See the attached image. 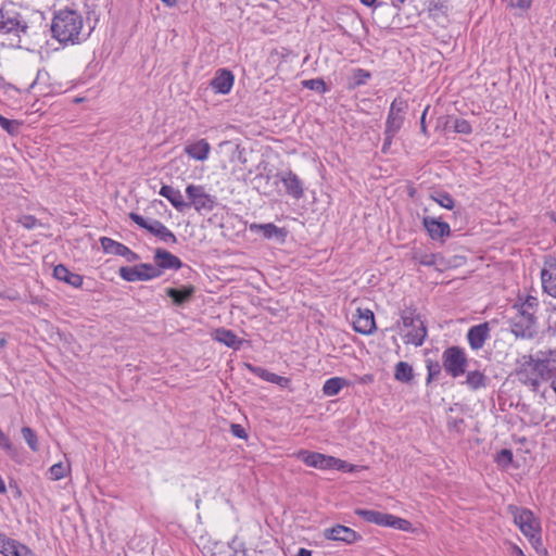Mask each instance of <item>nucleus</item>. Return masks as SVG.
I'll list each match as a JSON object with an SVG mask.
<instances>
[{
	"label": "nucleus",
	"instance_id": "obj_1",
	"mask_svg": "<svg viewBox=\"0 0 556 556\" xmlns=\"http://www.w3.org/2000/svg\"><path fill=\"white\" fill-rule=\"evenodd\" d=\"M81 28V15L77 11L71 9H64L56 12L50 25L53 38L61 43L78 42Z\"/></svg>",
	"mask_w": 556,
	"mask_h": 556
},
{
	"label": "nucleus",
	"instance_id": "obj_2",
	"mask_svg": "<svg viewBox=\"0 0 556 556\" xmlns=\"http://www.w3.org/2000/svg\"><path fill=\"white\" fill-rule=\"evenodd\" d=\"M34 26L15 10L0 9V37L11 47H20L22 35L28 36Z\"/></svg>",
	"mask_w": 556,
	"mask_h": 556
},
{
	"label": "nucleus",
	"instance_id": "obj_3",
	"mask_svg": "<svg viewBox=\"0 0 556 556\" xmlns=\"http://www.w3.org/2000/svg\"><path fill=\"white\" fill-rule=\"evenodd\" d=\"M515 315L509 318L510 332L516 339L532 340L539 333L538 317L532 312L514 307Z\"/></svg>",
	"mask_w": 556,
	"mask_h": 556
},
{
	"label": "nucleus",
	"instance_id": "obj_4",
	"mask_svg": "<svg viewBox=\"0 0 556 556\" xmlns=\"http://www.w3.org/2000/svg\"><path fill=\"white\" fill-rule=\"evenodd\" d=\"M507 513L513 517L515 525L527 539L541 533L540 519L529 508L510 504L507 506Z\"/></svg>",
	"mask_w": 556,
	"mask_h": 556
},
{
	"label": "nucleus",
	"instance_id": "obj_5",
	"mask_svg": "<svg viewBox=\"0 0 556 556\" xmlns=\"http://www.w3.org/2000/svg\"><path fill=\"white\" fill-rule=\"evenodd\" d=\"M442 366L452 378L463 376L468 366V358L463 348L453 345L442 353Z\"/></svg>",
	"mask_w": 556,
	"mask_h": 556
},
{
	"label": "nucleus",
	"instance_id": "obj_6",
	"mask_svg": "<svg viewBox=\"0 0 556 556\" xmlns=\"http://www.w3.org/2000/svg\"><path fill=\"white\" fill-rule=\"evenodd\" d=\"M186 194L189 199V207L193 206L197 212H211L216 205L215 197L205 192V188L202 185H188L186 188Z\"/></svg>",
	"mask_w": 556,
	"mask_h": 556
},
{
	"label": "nucleus",
	"instance_id": "obj_7",
	"mask_svg": "<svg viewBox=\"0 0 556 556\" xmlns=\"http://www.w3.org/2000/svg\"><path fill=\"white\" fill-rule=\"evenodd\" d=\"M119 276L128 281H148L157 278L162 271L152 264L141 263L134 267L123 266L118 270Z\"/></svg>",
	"mask_w": 556,
	"mask_h": 556
},
{
	"label": "nucleus",
	"instance_id": "obj_8",
	"mask_svg": "<svg viewBox=\"0 0 556 556\" xmlns=\"http://www.w3.org/2000/svg\"><path fill=\"white\" fill-rule=\"evenodd\" d=\"M408 104L405 100L401 98L394 99L388 112L384 131L397 134L404 124Z\"/></svg>",
	"mask_w": 556,
	"mask_h": 556
},
{
	"label": "nucleus",
	"instance_id": "obj_9",
	"mask_svg": "<svg viewBox=\"0 0 556 556\" xmlns=\"http://www.w3.org/2000/svg\"><path fill=\"white\" fill-rule=\"evenodd\" d=\"M525 364L531 366L536 376L543 380H553L556 377V367L549 363V357H534L533 355L523 356Z\"/></svg>",
	"mask_w": 556,
	"mask_h": 556
},
{
	"label": "nucleus",
	"instance_id": "obj_10",
	"mask_svg": "<svg viewBox=\"0 0 556 556\" xmlns=\"http://www.w3.org/2000/svg\"><path fill=\"white\" fill-rule=\"evenodd\" d=\"M541 281L543 291L556 299V257L548 255L544 260L541 270Z\"/></svg>",
	"mask_w": 556,
	"mask_h": 556
},
{
	"label": "nucleus",
	"instance_id": "obj_11",
	"mask_svg": "<svg viewBox=\"0 0 556 556\" xmlns=\"http://www.w3.org/2000/svg\"><path fill=\"white\" fill-rule=\"evenodd\" d=\"M283 185L286 193L294 200H300L304 197V182L292 170H285L277 175Z\"/></svg>",
	"mask_w": 556,
	"mask_h": 556
},
{
	"label": "nucleus",
	"instance_id": "obj_12",
	"mask_svg": "<svg viewBox=\"0 0 556 556\" xmlns=\"http://www.w3.org/2000/svg\"><path fill=\"white\" fill-rule=\"evenodd\" d=\"M100 243L103 251L108 254L123 256L129 263H134L140 260V256L131 251L128 247L109 237H101Z\"/></svg>",
	"mask_w": 556,
	"mask_h": 556
},
{
	"label": "nucleus",
	"instance_id": "obj_13",
	"mask_svg": "<svg viewBox=\"0 0 556 556\" xmlns=\"http://www.w3.org/2000/svg\"><path fill=\"white\" fill-rule=\"evenodd\" d=\"M323 534L327 540L340 541L346 544L355 543L362 539V535L358 534L355 530L342 525L327 528L324 530Z\"/></svg>",
	"mask_w": 556,
	"mask_h": 556
},
{
	"label": "nucleus",
	"instance_id": "obj_14",
	"mask_svg": "<svg viewBox=\"0 0 556 556\" xmlns=\"http://www.w3.org/2000/svg\"><path fill=\"white\" fill-rule=\"evenodd\" d=\"M298 458L306 466L318 469H331V462H334L333 456L309 451H300L298 453Z\"/></svg>",
	"mask_w": 556,
	"mask_h": 556
},
{
	"label": "nucleus",
	"instance_id": "obj_15",
	"mask_svg": "<svg viewBox=\"0 0 556 556\" xmlns=\"http://www.w3.org/2000/svg\"><path fill=\"white\" fill-rule=\"evenodd\" d=\"M353 328L356 332L365 336L371 334L376 330L375 315L370 309H357V315L353 320Z\"/></svg>",
	"mask_w": 556,
	"mask_h": 556
},
{
	"label": "nucleus",
	"instance_id": "obj_16",
	"mask_svg": "<svg viewBox=\"0 0 556 556\" xmlns=\"http://www.w3.org/2000/svg\"><path fill=\"white\" fill-rule=\"evenodd\" d=\"M250 231L253 233H261L265 239H276L278 242H285L288 235L285 228L277 227L273 223L250 225Z\"/></svg>",
	"mask_w": 556,
	"mask_h": 556
},
{
	"label": "nucleus",
	"instance_id": "obj_17",
	"mask_svg": "<svg viewBox=\"0 0 556 556\" xmlns=\"http://www.w3.org/2000/svg\"><path fill=\"white\" fill-rule=\"evenodd\" d=\"M490 337V327L489 323H482L479 325H475L469 328L467 332V340L470 348L475 351L480 350L485 341Z\"/></svg>",
	"mask_w": 556,
	"mask_h": 556
},
{
	"label": "nucleus",
	"instance_id": "obj_18",
	"mask_svg": "<svg viewBox=\"0 0 556 556\" xmlns=\"http://www.w3.org/2000/svg\"><path fill=\"white\" fill-rule=\"evenodd\" d=\"M233 81L235 76L232 72L226 68H220L216 72L210 85L216 93L227 94L230 92Z\"/></svg>",
	"mask_w": 556,
	"mask_h": 556
},
{
	"label": "nucleus",
	"instance_id": "obj_19",
	"mask_svg": "<svg viewBox=\"0 0 556 556\" xmlns=\"http://www.w3.org/2000/svg\"><path fill=\"white\" fill-rule=\"evenodd\" d=\"M422 224L432 240H440L451 233L450 225L435 217H424Z\"/></svg>",
	"mask_w": 556,
	"mask_h": 556
},
{
	"label": "nucleus",
	"instance_id": "obj_20",
	"mask_svg": "<svg viewBox=\"0 0 556 556\" xmlns=\"http://www.w3.org/2000/svg\"><path fill=\"white\" fill-rule=\"evenodd\" d=\"M155 267L161 271L165 269H179L182 267V262L179 257L172 254L167 250L156 249L154 253Z\"/></svg>",
	"mask_w": 556,
	"mask_h": 556
},
{
	"label": "nucleus",
	"instance_id": "obj_21",
	"mask_svg": "<svg viewBox=\"0 0 556 556\" xmlns=\"http://www.w3.org/2000/svg\"><path fill=\"white\" fill-rule=\"evenodd\" d=\"M195 293V287L192 285L182 286L181 288H167L166 295L172 299L176 306H184L189 303Z\"/></svg>",
	"mask_w": 556,
	"mask_h": 556
},
{
	"label": "nucleus",
	"instance_id": "obj_22",
	"mask_svg": "<svg viewBox=\"0 0 556 556\" xmlns=\"http://www.w3.org/2000/svg\"><path fill=\"white\" fill-rule=\"evenodd\" d=\"M159 194L167 199L169 203L180 213L189 208V203L184 200L181 192L169 185H163L159 191Z\"/></svg>",
	"mask_w": 556,
	"mask_h": 556
},
{
	"label": "nucleus",
	"instance_id": "obj_23",
	"mask_svg": "<svg viewBox=\"0 0 556 556\" xmlns=\"http://www.w3.org/2000/svg\"><path fill=\"white\" fill-rule=\"evenodd\" d=\"M211 152V144L206 139H199L185 147V153L197 161H205Z\"/></svg>",
	"mask_w": 556,
	"mask_h": 556
},
{
	"label": "nucleus",
	"instance_id": "obj_24",
	"mask_svg": "<svg viewBox=\"0 0 556 556\" xmlns=\"http://www.w3.org/2000/svg\"><path fill=\"white\" fill-rule=\"evenodd\" d=\"M128 216L140 228L146 229L148 232H150L151 235H153L155 237H159V235H161V232L166 227L163 223H161L157 219H147L143 216H141L140 214L135 213V212H130Z\"/></svg>",
	"mask_w": 556,
	"mask_h": 556
},
{
	"label": "nucleus",
	"instance_id": "obj_25",
	"mask_svg": "<svg viewBox=\"0 0 556 556\" xmlns=\"http://www.w3.org/2000/svg\"><path fill=\"white\" fill-rule=\"evenodd\" d=\"M427 11L430 18L438 24H444L448 17L447 0H431L427 4Z\"/></svg>",
	"mask_w": 556,
	"mask_h": 556
},
{
	"label": "nucleus",
	"instance_id": "obj_26",
	"mask_svg": "<svg viewBox=\"0 0 556 556\" xmlns=\"http://www.w3.org/2000/svg\"><path fill=\"white\" fill-rule=\"evenodd\" d=\"M213 339L236 351L240 350L244 342L232 330L226 328H217L213 333Z\"/></svg>",
	"mask_w": 556,
	"mask_h": 556
},
{
	"label": "nucleus",
	"instance_id": "obj_27",
	"mask_svg": "<svg viewBox=\"0 0 556 556\" xmlns=\"http://www.w3.org/2000/svg\"><path fill=\"white\" fill-rule=\"evenodd\" d=\"M53 276L55 279L63 281L74 288H80L83 286V276L76 273H72L66 266L59 264L53 269Z\"/></svg>",
	"mask_w": 556,
	"mask_h": 556
},
{
	"label": "nucleus",
	"instance_id": "obj_28",
	"mask_svg": "<svg viewBox=\"0 0 556 556\" xmlns=\"http://www.w3.org/2000/svg\"><path fill=\"white\" fill-rule=\"evenodd\" d=\"M349 386V381L342 377H332L325 381L323 386V393L326 396H334L340 393V391Z\"/></svg>",
	"mask_w": 556,
	"mask_h": 556
},
{
	"label": "nucleus",
	"instance_id": "obj_29",
	"mask_svg": "<svg viewBox=\"0 0 556 556\" xmlns=\"http://www.w3.org/2000/svg\"><path fill=\"white\" fill-rule=\"evenodd\" d=\"M490 379L480 370H471L467 372L465 383L472 391L486 388Z\"/></svg>",
	"mask_w": 556,
	"mask_h": 556
},
{
	"label": "nucleus",
	"instance_id": "obj_30",
	"mask_svg": "<svg viewBox=\"0 0 556 556\" xmlns=\"http://www.w3.org/2000/svg\"><path fill=\"white\" fill-rule=\"evenodd\" d=\"M406 334V343H412L415 346H421L427 337V328L424 321H419L415 324V327Z\"/></svg>",
	"mask_w": 556,
	"mask_h": 556
},
{
	"label": "nucleus",
	"instance_id": "obj_31",
	"mask_svg": "<svg viewBox=\"0 0 556 556\" xmlns=\"http://www.w3.org/2000/svg\"><path fill=\"white\" fill-rule=\"evenodd\" d=\"M419 321H421L420 315L416 313V308L409 306L401 309L397 326L402 325L404 328H410L415 327V324Z\"/></svg>",
	"mask_w": 556,
	"mask_h": 556
},
{
	"label": "nucleus",
	"instance_id": "obj_32",
	"mask_svg": "<svg viewBox=\"0 0 556 556\" xmlns=\"http://www.w3.org/2000/svg\"><path fill=\"white\" fill-rule=\"evenodd\" d=\"M371 74L369 71L364 68H354L352 70L351 76L348 81L349 89H355L363 85H366L370 79Z\"/></svg>",
	"mask_w": 556,
	"mask_h": 556
},
{
	"label": "nucleus",
	"instance_id": "obj_33",
	"mask_svg": "<svg viewBox=\"0 0 556 556\" xmlns=\"http://www.w3.org/2000/svg\"><path fill=\"white\" fill-rule=\"evenodd\" d=\"M414 378V370L413 367L406 363V362H399L395 365L394 369V379L404 382L409 383Z\"/></svg>",
	"mask_w": 556,
	"mask_h": 556
},
{
	"label": "nucleus",
	"instance_id": "obj_34",
	"mask_svg": "<svg viewBox=\"0 0 556 556\" xmlns=\"http://www.w3.org/2000/svg\"><path fill=\"white\" fill-rule=\"evenodd\" d=\"M355 514L359 517H362L367 522H371L378 526H383V521L386 518V513H381L378 510H371V509H362L357 508L355 510Z\"/></svg>",
	"mask_w": 556,
	"mask_h": 556
},
{
	"label": "nucleus",
	"instance_id": "obj_35",
	"mask_svg": "<svg viewBox=\"0 0 556 556\" xmlns=\"http://www.w3.org/2000/svg\"><path fill=\"white\" fill-rule=\"evenodd\" d=\"M430 198L446 210H453L455 206L453 197L446 191L435 190L430 194Z\"/></svg>",
	"mask_w": 556,
	"mask_h": 556
},
{
	"label": "nucleus",
	"instance_id": "obj_36",
	"mask_svg": "<svg viewBox=\"0 0 556 556\" xmlns=\"http://www.w3.org/2000/svg\"><path fill=\"white\" fill-rule=\"evenodd\" d=\"M540 302L536 296L527 295L523 300L519 296L518 301L514 304V307L532 312L536 315L539 311Z\"/></svg>",
	"mask_w": 556,
	"mask_h": 556
},
{
	"label": "nucleus",
	"instance_id": "obj_37",
	"mask_svg": "<svg viewBox=\"0 0 556 556\" xmlns=\"http://www.w3.org/2000/svg\"><path fill=\"white\" fill-rule=\"evenodd\" d=\"M409 521L391 514H386L383 527H390L399 530H407L409 528Z\"/></svg>",
	"mask_w": 556,
	"mask_h": 556
},
{
	"label": "nucleus",
	"instance_id": "obj_38",
	"mask_svg": "<svg viewBox=\"0 0 556 556\" xmlns=\"http://www.w3.org/2000/svg\"><path fill=\"white\" fill-rule=\"evenodd\" d=\"M23 439L33 452L39 451V443L36 432L30 427H23L21 430Z\"/></svg>",
	"mask_w": 556,
	"mask_h": 556
},
{
	"label": "nucleus",
	"instance_id": "obj_39",
	"mask_svg": "<svg viewBox=\"0 0 556 556\" xmlns=\"http://www.w3.org/2000/svg\"><path fill=\"white\" fill-rule=\"evenodd\" d=\"M0 447L14 460H17V448L12 444L10 438L0 429Z\"/></svg>",
	"mask_w": 556,
	"mask_h": 556
},
{
	"label": "nucleus",
	"instance_id": "obj_40",
	"mask_svg": "<svg viewBox=\"0 0 556 556\" xmlns=\"http://www.w3.org/2000/svg\"><path fill=\"white\" fill-rule=\"evenodd\" d=\"M413 260L424 266H434L437 263V254L414 251Z\"/></svg>",
	"mask_w": 556,
	"mask_h": 556
},
{
	"label": "nucleus",
	"instance_id": "obj_41",
	"mask_svg": "<svg viewBox=\"0 0 556 556\" xmlns=\"http://www.w3.org/2000/svg\"><path fill=\"white\" fill-rule=\"evenodd\" d=\"M50 478L54 481L61 480L67 476L70 472V466L64 465L63 463H56L52 465L49 469Z\"/></svg>",
	"mask_w": 556,
	"mask_h": 556
},
{
	"label": "nucleus",
	"instance_id": "obj_42",
	"mask_svg": "<svg viewBox=\"0 0 556 556\" xmlns=\"http://www.w3.org/2000/svg\"><path fill=\"white\" fill-rule=\"evenodd\" d=\"M426 367L428 371L426 383L429 384L441 374L443 366L438 361L427 359Z\"/></svg>",
	"mask_w": 556,
	"mask_h": 556
},
{
	"label": "nucleus",
	"instance_id": "obj_43",
	"mask_svg": "<svg viewBox=\"0 0 556 556\" xmlns=\"http://www.w3.org/2000/svg\"><path fill=\"white\" fill-rule=\"evenodd\" d=\"M0 127L9 135L14 136L18 134L21 123L16 119H9L0 114Z\"/></svg>",
	"mask_w": 556,
	"mask_h": 556
},
{
	"label": "nucleus",
	"instance_id": "obj_44",
	"mask_svg": "<svg viewBox=\"0 0 556 556\" xmlns=\"http://www.w3.org/2000/svg\"><path fill=\"white\" fill-rule=\"evenodd\" d=\"M495 463L504 469L509 468L510 465L513 464L511 450H508V448L501 450L495 456Z\"/></svg>",
	"mask_w": 556,
	"mask_h": 556
},
{
	"label": "nucleus",
	"instance_id": "obj_45",
	"mask_svg": "<svg viewBox=\"0 0 556 556\" xmlns=\"http://www.w3.org/2000/svg\"><path fill=\"white\" fill-rule=\"evenodd\" d=\"M5 556H36V555L26 545H24L15 540Z\"/></svg>",
	"mask_w": 556,
	"mask_h": 556
},
{
	"label": "nucleus",
	"instance_id": "obj_46",
	"mask_svg": "<svg viewBox=\"0 0 556 556\" xmlns=\"http://www.w3.org/2000/svg\"><path fill=\"white\" fill-rule=\"evenodd\" d=\"M304 88L314 90L319 93H325L328 88L323 78L306 79L302 81Z\"/></svg>",
	"mask_w": 556,
	"mask_h": 556
},
{
	"label": "nucleus",
	"instance_id": "obj_47",
	"mask_svg": "<svg viewBox=\"0 0 556 556\" xmlns=\"http://www.w3.org/2000/svg\"><path fill=\"white\" fill-rule=\"evenodd\" d=\"M519 380L526 384L532 388L533 391H538L540 387V378L539 377H530L526 371L519 370L517 372Z\"/></svg>",
	"mask_w": 556,
	"mask_h": 556
},
{
	"label": "nucleus",
	"instance_id": "obj_48",
	"mask_svg": "<svg viewBox=\"0 0 556 556\" xmlns=\"http://www.w3.org/2000/svg\"><path fill=\"white\" fill-rule=\"evenodd\" d=\"M331 469H337L343 472H355L357 471V466L334 457V462H331Z\"/></svg>",
	"mask_w": 556,
	"mask_h": 556
},
{
	"label": "nucleus",
	"instance_id": "obj_49",
	"mask_svg": "<svg viewBox=\"0 0 556 556\" xmlns=\"http://www.w3.org/2000/svg\"><path fill=\"white\" fill-rule=\"evenodd\" d=\"M453 127L458 134L470 135L472 132L470 123L464 118H455Z\"/></svg>",
	"mask_w": 556,
	"mask_h": 556
},
{
	"label": "nucleus",
	"instance_id": "obj_50",
	"mask_svg": "<svg viewBox=\"0 0 556 556\" xmlns=\"http://www.w3.org/2000/svg\"><path fill=\"white\" fill-rule=\"evenodd\" d=\"M532 547L540 556H548L547 549L543 546L541 533L528 539Z\"/></svg>",
	"mask_w": 556,
	"mask_h": 556
},
{
	"label": "nucleus",
	"instance_id": "obj_51",
	"mask_svg": "<svg viewBox=\"0 0 556 556\" xmlns=\"http://www.w3.org/2000/svg\"><path fill=\"white\" fill-rule=\"evenodd\" d=\"M265 381L278 384L280 387H286L290 382L288 378L278 376L275 372L270 371H268L267 376L265 377Z\"/></svg>",
	"mask_w": 556,
	"mask_h": 556
},
{
	"label": "nucleus",
	"instance_id": "obj_52",
	"mask_svg": "<svg viewBox=\"0 0 556 556\" xmlns=\"http://www.w3.org/2000/svg\"><path fill=\"white\" fill-rule=\"evenodd\" d=\"M18 223L26 229H34L39 225V220L33 215H23Z\"/></svg>",
	"mask_w": 556,
	"mask_h": 556
},
{
	"label": "nucleus",
	"instance_id": "obj_53",
	"mask_svg": "<svg viewBox=\"0 0 556 556\" xmlns=\"http://www.w3.org/2000/svg\"><path fill=\"white\" fill-rule=\"evenodd\" d=\"M15 540L8 538L4 533L0 532V553L5 556Z\"/></svg>",
	"mask_w": 556,
	"mask_h": 556
},
{
	"label": "nucleus",
	"instance_id": "obj_54",
	"mask_svg": "<svg viewBox=\"0 0 556 556\" xmlns=\"http://www.w3.org/2000/svg\"><path fill=\"white\" fill-rule=\"evenodd\" d=\"M161 241L165 242V243H177V238L176 236L174 235V232L172 230H169L167 227H165V229L161 232V235H159L157 237Z\"/></svg>",
	"mask_w": 556,
	"mask_h": 556
},
{
	"label": "nucleus",
	"instance_id": "obj_55",
	"mask_svg": "<svg viewBox=\"0 0 556 556\" xmlns=\"http://www.w3.org/2000/svg\"><path fill=\"white\" fill-rule=\"evenodd\" d=\"M230 432L236 438L248 439V433H247L245 429L241 425H239V424H231L230 425Z\"/></svg>",
	"mask_w": 556,
	"mask_h": 556
},
{
	"label": "nucleus",
	"instance_id": "obj_56",
	"mask_svg": "<svg viewBox=\"0 0 556 556\" xmlns=\"http://www.w3.org/2000/svg\"><path fill=\"white\" fill-rule=\"evenodd\" d=\"M464 426V419L463 418H450L447 421V428L448 430H454L456 432H462Z\"/></svg>",
	"mask_w": 556,
	"mask_h": 556
},
{
	"label": "nucleus",
	"instance_id": "obj_57",
	"mask_svg": "<svg viewBox=\"0 0 556 556\" xmlns=\"http://www.w3.org/2000/svg\"><path fill=\"white\" fill-rule=\"evenodd\" d=\"M532 0H509V5L521 11H527L531 7Z\"/></svg>",
	"mask_w": 556,
	"mask_h": 556
},
{
	"label": "nucleus",
	"instance_id": "obj_58",
	"mask_svg": "<svg viewBox=\"0 0 556 556\" xmlns=\"http://www.w3.org/2000/svg\"><path fill=\"white\" fill-rule=\"evenodd\" d=\"M383 135H384V139H383V144H382L381 151H382V153H388L391 148L392 140L396 136V134L384 131Z\"/></svg>",
	"mask_w": 556,
	"mask_h": 556
},
{
	"label": "nucleus",
	"instance_id": "obj_59",
	"mask_svg": "<svg viewBox=\"0 0 556 556\" xmlns=\"http://www.w3.org/2000/svg\"><path fill=\"white\" fill-rule=\"evenodd\" d=\"M29 16L33 17V22L31 23L37 22V23H39V26L40 27L43 26L45 29L48 27V24H43L45 15H43L42 12L34 11V12H31V14Z\"/></svg>",
	"mask_w": 556,
	"mask_h": 556
},
{
	"label": "nucleus",
	"instance_id": "obj_60",
	"mask_svg": "<svg viewBox=\"0 0 556 556\" xmlns=\"http://www.w3.org/2000/svg\"><path fill=\"white\" fill-rule=\"evenodd\" d=\"M543 355H545L546 357H549V363L551 364H552V362L556 361V350L540 351L536 354V357H543Z\"/></svg>",
	"mask_w": 556,
	"mask_h": 556
},
{
	"label": "nucleus",
	"instance_id": "obj_61",
	"mask_svg": "<svg viewBox=\"0 0 556 556\" xmlns=\"http://www.w3.org/2000/svg\"><path fill=\"white\" fill-rule=\"evenodd\" d=\"M250 370L252 372H254L256 376H258L260 378L264 379L265 380V377L267 376L268 374V370L265 369V368H262V367H253V366H249Z\"/></svg>",
	"mask_w": 556,
	"mask_h": 556
},
{
	"label": "nucleus",
	"instance_id": "obj_62",
	"mask_svg": "<svg viewBox=\"0 0 556 556\" xmlns=\"http://www.w3.org/2000/svg\"><path fill=\"white\" fill-rule=\"evenodd\" d=\"M429 108H430L429 105L426 106V109L424 110L421 117H420V130L424 135L428 134L427 126H426V115L429 111Z\"/></svg>",
	"mask_w": 556,
	"mask_h": 556
},
{
	"label": "nucleus",
	"instance_id": "obj_63",
	"mask_svg": "<svg viewBox=\"0 0 556 556\" xmlns=\"http://www.w3.org/2000/svg\"><path fill=\"white\" fill-rule=\"evenodd\" d=\"M9 486H10L11 490L14 491V495L16 497H21L22 496V491H21L20 486L17 485V483L15 481H10Z\"/></svg>",
	"mask_w": 556,
	"mask_h": 556
},
{
	"label": "nucleus",
	"instance_id": "obj_64",
	"mask_svg": "<svg viewBox=\"0 0 556 556\" xmlns=\"http://www.w3.org/2000/svg\"><path fill=\"white\" fill-rule=\"evenodd\" d=\"M546 331L549 336L556 337V319L548 324Z\"/></svg>",
	"mask_w": 556,
	"mask_h": 556
}]
</instances>
